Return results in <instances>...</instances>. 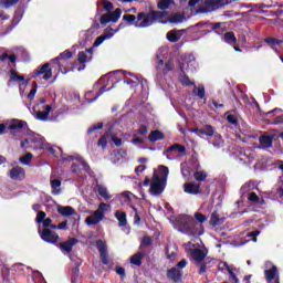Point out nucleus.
<instances>
[{
    "instance_id": "774afa93",
    "label": "nucleus",
    "mask_w": 283,
    "mask_h": 283,
    "mask_svg": "<svg viewBox=\"0 0 283 283\" xmlns=\"http://www.w3.org/2000/svg\"><path fill=\"white\" fill-rule=\"evenodd\" d=\"M71 170L73 171V174H81V166L72 164Z\"/></svg>"
},
{
    "instance_id": "79ce46f5",
    "label": "nucleus",
    "mask_w": 283,
    "mask_h": 283,
    "mask_svg": "<svg viewBox=\"0 0 283 283\" xmlns=\"http://www.w3.org/2000/svg\"><path fill=\"white\" fill-rule=\"evenodd\" d=\"M193 178H195V180H197V182H205V180H207V172L195 171Z\"/></svg>"
},
{
    "instance_id": "c756f323",
    "label": "nucleus",
    "mask_w": 283,
    "mask_h": 283,
    "mask_svg": "<svg viewBox=\"0 0 283 283\" xmlns=\"http://www.w3.org/2000/svg\"><path fill=\"white\" fill-rule=\"evenodd\" d=\"M50 112H52L51 105H46L45 111H38V113H36L38 120H48V118L50 116Z\"/></svg>"
},
{
    "instance_id": "f3484780",
    "label": "nucleus",
    "mask_w": 283,
    "mask_h": 283,
    "mask_svg": "<svg viewBox=\"0 0 283 283\" xmlns=\"http://www.w3.org/2000/svg\"><path fill=\"white\" fill-rule=\"evenodd\" d=\"M166 275L168 280H171V282H182V271H180L178 268H171L167 271Z\"/></svg>"
},
{
    "instance_id": "f03ea898",
    "label": "nucleus",
    "mask_w": 283,
    "mask_h": 283,
    "mask_svg": "<svg viewBox=\"0 0 283 283\" xmlns=\"http://www.w3.org/2000/svg\"><path fill=\"white\" fill-rule=\"evenodd\" d=\"M159 169L164 177L160 178L158 174L154 172L149 188V192L151 193V196H161L163 191H165V187H167L169 168L167 166H159Z\"/></svg>"
},
{
    "instance_id": "0e129e2a",
    "label": "nucleus",
    "mask_w": 283,
    "mask_h": 283,
    "mask_svg": "<svg viewBox=\"0 0 283 283\" xmlns=\"http://www.w3.org/2000/svg\"><path fill=\"white\" fill-rule=\"evenodd\" d=\"M115 273H117V275H120V277H125V275H126L125 268L117 265L115 268Z\"/></svg>"
},
{
    "instance_id": "72a5a7b5",
    "label": "nucleus",
    "mask_w": 283,
    "mask_h": 283,
    "mask_svg": "<svg viewBox=\"0 0 283 283\" xmlns=\"http://www.w3.org/2000/svg\"><path fill=\"white\" fill-rule=\"evenodd\" d=\"M30 143L32 145H39L38 146V149H43V137H41V135H35L33 134L31 137H30Z\"/></svg>"
},
{
    "instance_id": "9d476101",
    "label": "nucleus",
    "mask_w": 283,
    "mask_h": 283,
    "mask_svg": "<svg viewBox=\"0 0 283 283\" xmlns=\"http://www.w3.org/2000/svg\"><path fill=\"white\" fill-rule=\"evenodd\" d=\"M171 151H177L178 154H181V156H187V148L180 144H175L164 151V156H166L168 160H174V157L169 155Z\"/></svg>"
},
{
    "instance_id": "680f3d73",
    "label": "nucleus",
    "mask_w": 283,
    "mask_h": 283,
    "mask_svg": "<svg viewBox=\"0 0 283 283\" xmlns=\"http://www.w3.org/2000/svg\"><path fill=\"white\" fill-rule=\"evenodd\" d=\"M107 209H109V205L102 202V203H99V206L97 208V212L105 213V211H107Z\"/></svg>"
},
{
    "instance_id": "a211bd4d",
    "label": "nucleus",
    "mask_w": 283,
    "mask_h": 283,
    "mask_svg": "<svg viewBox=\"0 0 283 283\" xmlns=\"http://www.w3.org/2000/svg\"><path fill=\"white\" fill-rule=\"evenodd\" d=\"M25 127H28V122L22 119H11L8 129H10L11 134L14 135V132L25 129Z\"/></svg>"
},
{
    "instance_id": "aec40b11",
    "label": "nucleus",
    "mask_w": 283,
    "mask_h": 283,
    "mask_svg": "<svg viewBox=\"0 0 283 283\" xmlns=\"http://www.w3.org/2000/svg\"><path fill=\"white\" fill-rule=\"evenodd\" d=\"M259 143L262 149H271L273 147V136L261 135L259 137Z\"/></svg>"
},
{
    "instance_id": "69168bd1",
    "label": "nucleus",
    "mask_w": 283,
    "mask_h": 283,
    "mask_svg": "<svg viewBox=\"0 0 283 283\" xmlns=\"http://www.w3.org/2000/svg\"><path fill=\"white\" fill-rule=\"evenodd\" d=\"M57 229L60 231H67V220L62 221L61 223L57 224Z\"/></svg>"
},
{
    "instance_id": "473e14b6",
    "label": "nucleus",
    "mask_w": 283,
    "mask_h": 283,
    "mask_svg": "<svg viewBox=\"0 0 283 283\" xmlns=\"http://www.w3.org/2000/svg\"><path fill=\"white\" fill-rule=\"evenodd\" d=\"M266 282H272L277 275V266L273 265L272 269L264 271Z\"/></svg>"
},
{
    "instance_id": "603ef678",
    "label": "nucleus",
    "mask_w": 283,
    "mask_h": 283,
    "mask_svg": "<svg viewBox=\"0 0 283 283\" xmlns=\"http://www.w3.org/2000/svg\"><path fill=\"white\" fill-rule=\"evenodd\" d=\"M181 175L182 178H189L191 176V169L187 165L181 164Z\"/></svg>"
},
{
    "instance_id": "052dcab7",
    "label": "nucleus",
    "mask_w": 283,
    "mask_h": 283,
    "mask_svg": "<svg viewBox=\"0 0 283 283\" xmlns=\"http://www.w3.org/2000/svg\"><path fill=\"white\" fill-rule=\"evenodd\" d=\"M248 200L250 202H260V197H258V193L255 192H250Z\"/></svg>"
},
{
    "instance_id": "ea45409f",
    "label": "nucleus",
    "mask_w": 283,
    "mask_h": 283,
    "mask_svg": "<svg viewBox=\"0 0 283 283\" xmlns=\"http://www.w3.org/2000/svg\"><path fill=\"white\" fill-rule=\"evenodd\" d=\"M226 43H238V39L235 38V33L233 31H229L224 33Z\"/></svg>"
},
{
    "instance_id": "f704fd0d",
    "label": "nucleus",
    "mask_w": 283,
    "mask_h": 283,
    "mask_svg": "<svg viewBox=\"0 0 283 283\" xmlns=\"http://www.w3.org/2000/svg\"><path fill=\"white\" fill-rule=\"evenodd\" d=\"M120 14H123V11L120 10V8H117L113 12H109L108 15L112 23H117L118 19H120Z\"/></svg>"
},
{
    "instance_id": "338daca9",
    "label": "nucleus",
    "mask_w": 283,
    "mask_h": 283,
    "mask_svg": "<svg viewBox=\"0 0 283 283\" xmlns=\"http://www.w3.org/2000/svg\"><path fill=\"white\" fill-rule=\"evenodd\" d=\"M283 124V115L276 116L272 122V125H282Z\"/></svg>"
},
{
    "instance_id": "3c124183",
    "label": "nucleus",
    "mask_w": 283,
    "mask_h": 283,
    "mask_svg": "<svg viewBox=\"0 0 283 283\" xmlns=\"http://www.w3.org/2000/svg\"><path fill=\"white\" fill-rule=\"evenodd\" d=\"M3 8H12L19 3V0H1Z\"/></svg>"
},
{
    "instance_id": "a878e982",
    "label": "nucleus",
    "mask_w": 283,
    "mask_h": 283,
    "mask_svg": "<svg viewBox=\"0 0 283 283\" xmlns=\"http://www.w3.org/2000/svg\"><path fill=\"white\" fill-rule=\"evenodd\" d=\"M115 218L119 222V227H127V212L125 211H115Z\"/></svg>"
},
{
    "instance_id": "bb28decb",
    "label": "nucleus",
    "mask_w": 283,
    "mask_h": 283,
    "mask_svg": "<svg viewBox=\"0 0 283 283\" xmlns=\"http://www.w3.org/2000/svg\"><path fill=\"white\" fill-rule=\"evenodd\" d=\"M97 193L104 198V200H112V196L109 195V191H107V187L103 186V185H97L95 187Z\"/></svg>"
},
{
    "instance_id": "cd10ccee",
    "label": "nucleus",
    "mask_w": 283,
    "mask_h": 283,
    "mask_svg": "<svg viewBox=\"0 0 283 283\" xmlns=\"http://www.w3.org/2000/svg\"><path fill=\"white\" fill-rule=\"evenodd\" d=\"M144 258L145 254L143 252H137L133 256H130V264H134L135 266H143Z\"/></svg>"
},
{
    "instance_id": "a18cd8bd",
    "label": "nucleus",
    "mask_w": 283,
    "mask_h": 283,
    "mask_svg": "<svg viewBox=\"0 0 283 283\" xmlns=\"http://www.w3.org/2000/svg\"><path fill=\"white\" fill-rule=\"evenodd\" d=\"M32 153H27L24 156L20 157V163L22 165H30V163H32Z\"/></svg>"
},
{
    "instance_id": "58836bf2",
    "label": "nucleus",
    "mask_w": 283,
    "mask_h": 283,
    "mask_svg": "<svg viewBox=\"0 0 283 283\" xmlns=\"http://www.w3.org/2000/svg\"><path fill=\"white\" fill-rule=\"evenodd\" d=\"M174 3V0H159L157 3L158 10H168L169 6Z\"/></svg>"
},
{
    "instance_id": "39448f33",
    "label": "nucleus",
    "mask_w": 283,
    "mask_h": 283,
    "mask_svg": "<svg viewBox=\"0 0 283 283\" xmlns=\"http://www.w3.org/2000/svg\"><path fill=\"white\" fill-rule=\"evenodd\" d=\"M190 255L197 263V266L199 269V275H205V273H207V261H205V258H207V253L205 252V250L193 249Z\"/></svg>"
},
{
    "instance_id": "c85d7f7f",
    "label": "nucleus",
    "mask_w": 283,
    "mask_h": 283,
    "mask_svg": "<svg viewBox=\"0 0 283 283\" xmlns=\"http://www.w3.org/2000/svg\"><path fill=\"white\" fill-rule=\"evenodd\" d=\"M57 213L64 218H69V216H74V208L72 206L60 207L57 208Z\"/></svg>"
},
{
    "instance_id": "6e6d98bb",
    "label": "nucleus",
    "mask_w": 283,
    "mask_h": 283,
    "mask_svg": "<svg viewBox=\"0 0 283 283\" xmlns=\"http://www.w3.org/2000/svg\"><path fill=\"white\" fill-rule=\"evenodd\" d=\"M102 3L106 12H112V10H114V3L109 2L108 0H103Z\"/></svg>"
},
{
    "instance_id": "09e8293b",
    "label": "nucleus",
    "mask_w": 283,
    "mask_h": 283,
    "mask_svg": "<svg viewBox=\"0 0 283 283\" xmlns=\"http://www.w3.org/2000/svg\"><path fill=\"white\" fill-rule=\"evenodd\" d=\"M96 129H103V122H99V123L94 124L93 126H91L87 129V135L92 136V134H94V132H96Z\"/></svg>"
},
{
    "instance_id": "f8f14e48",
    "label": "nucleus",
    "mask_w": 283,
    "mask_h": 283,
    "mask_svg": "<svg viewBox=\"0 0 283 283\" xmlns=\"http://www.w3.org/2000/svg\"><path fill=\"white\" fill-rule=\"evenodd\" d=\"M33 74V76H41V74H43L42 78L44 81H50V78H52V69H50V63H44L41 67H38Z\"/></svg>"
},
{
    "instance_id": "5701e85b",
    "label": "nucleus",
    "mask_w": 283,
    "mask_h": 283,
    "mask_svg": "<svg viewBox=\"0 0 283 283\" xmlns=\"http://www.w3.org/2000/svg\"><path fill=\"white\" fill-rule=\"evenodd\" d=\"M211 227H220V224H224V218H220L218 211H213L210 217Z\"/></svg>"
},
{
    "instance_id": "4be33fe9",
    "label": "nucleus",
    "mask_w": 283,
    "mask_h": 283,
    "mask_svg": "<svg viewBox=\"0 0 283 283\" xmlns=\"http://www.w3.org/2000/svg\"><path fill=\"white\" fill-rule=\"evenodd\" d=\"M21 19H23V8L19 7L12 18L11 25L12 28H17L19 23H21Z\"/></svg>"
},
{
    "instance_id": "0eeeda50",
    "label": "nucleus",
    "mask_w": 283,
    "mask_h": 283,
    "mask_svg": "<svg viewBox=\"0 0 283 283\" xmlns=\"http://www.w3.org/2000/svg\"><path fill=\"white\" fill-rule=\"evenodd\" d=\"M39 234L43 242H48V244H56L60 238L56 232H52V230L44 228L43 230L39 229Z\"/></svg>"
},
{
    "instance_id": "dca6fc26",
    "label": "nucleus",
    "mask_w": 283,
    "mask_h": 283,
    "mask_svg": "<svg viewBox=\"0 0 283 283\" xmlns=\"http://www.w3.org/2000/svg\"><path fill=\"white\" fill-rule=\"evenodd\" d=\"M190 132L191 134H197L200 138H202V136L211 137L216 134V129H213L211 125H207L203 128H191Z\"/></svg>"
},
{
    "instance_id": "13d9d810",
    "label": "nucleus",
    "mask_w": 283,
    "mask_h": 283,
    "mask_svg": "<svg viewBox=\"0 0 283 283\" xmlns=\"http://www.w3.org/2000/svg\"><path fill=\"white\" fill-rule=\"evenodd\" d=\"M227 120L228 123H230V125H234V127H238V117L235 115H228Z\"/></svg>"
},
{
    "instance_id": "2eb2a0df",
    "label": "nucleus",
    "mask_w": 283,
    "mask_h": 283,
    "mask_svg": "<svg viewBox=\"0 0 283 283\" xmlns=\"http://www.w3.org/2000/svg\"><path fill=\"white\" fill-rule=\"evenodd\" d=\"M187 17L182 13H172L167 20H156V22L161 23L163 25H166V23H182V21H186Z\"/></svg>"
},
{
    "instance_id": "7c9ffc66",
    "label": "nucleus",
    "mask_w": 283,
    "mask_h": 283,
    "mask_svg": "<svg viewBox=\"0 0 283 283\" xmlns=\"http://www.w3.org/2000/svg\"><path fill=\"white\" fill-rule=\"evenodd\" d=\"M222 22L211 23V22H199L195 24V28H209L210 30H218L221 28Z\"/></svg>"
},
{
    "instance_id": "6ab92c4d",
    "label": "nucleus",
    "mask_w": 283,
    "mask_h": 283,
    "mask_svg": "<svg viewBox=\"0 0 283 283\" xmlns=\"http://www.w3.org/2000/svg\"><path fill=\"white\" fill-rule=\"evenodd\" d=\"M222 266L224 268V269H227V271H228V273H229V275H230V282L231 283H238L239 282V280H238V275H235V268H232L231 265H229V263H227V262H221L220 264H219V271H222Z\"/></svg>"
},
{
    "instance_id": "a19ab883",
    "label": "nucleus",
    "mask_w": 283,
    "mask_h": 283,
    "mask_svg": "<svg viewBox=\"0 0 283 283\" xmlns=\"http://www.w3.org/2000/svg\"><path fill=\"white\" fill-rule=\"evenodd\" d=\"M265 43H268L270 48H275V45H282L283 41L275 38H265Z\"/></svg>"
},
{
    "instance_id": "864d4df0",
    "label": "nucleus",
    "mask_w": 283,
    "mask_h": 283,
    "mask_svg": "<svg viewBox=\"0 0 283 283\" xmlns=\"http://www.w3.org/2000/svg\"><path fill=\"white\" fill-rule=\"evenodd\" d=\"M174 70H175L174 62L169 60L168 62H166L163 73L167 74L168 72H174Z\"/></svg>"
},
{
    "instance_id": "4c0bfd02",
    "label": "nucleus",
    "mask_w": 283,
    "mask_h": 283,
    "mask_svg": "<svg viewBox=\"0 0 283 283\" xmlns=\"http://www.w3.org/2000/svg\"><path fill=\"white\" fill-rule=\"evenodd\" d=\"M107 138H109V133H105L102 135L97 142V147H102V149H107Z\"/></svg>"
},
{
    "instance_id": "20e7f679",
    "label": "nucleus",
    "mask_w": 283,
    "mask_h": 283,
    "mask_svg": "<svg viewBox=\"0 0 283 283\" xmlns=\"http://www.w3.org/2000/svg\"><path fill=\"white\" fill-rule=\"evenodd\" d=\"M176 228L180 233H185L192 238H195V235H200V233H198V224L193 217L185 216L182 220L177 221Z\"/></svg>"
},
{
    "instance_id": "4d7b16f0",
    "label": "nucleus",
    "mask_w": 283,
    "mask_h": 283,
    "mask_svg": "<svg viewBox=\"0 0 283 283\" xmlns=\"http://www.w3.org/2000/svg\"><path fill=\"white\" fill-rule=\"evenodd\" d=\"M195 219L197 220V222H200V224L207 222V216H205L200 212L195 213Z\"/></svg>"
},
{
    "instance_id": "e2e57ef3",
    "label": "nucleus",
    "mask_w": 283,
    "mask_h": 283,
    "mask_svg": "<svg viewBox=\"0 0 283 283\" xmlns=\"http://www.w3.org/2000/svg\"><path fill=\"white\" fill-rule=\"evenodd\" d=\"M258 235H260V230L248 233V238H252V242H258Z\"/></svg>"
},
{
    "instance_id": "f257e3e1",
    "label": "nucleus",
    "mask_w": 283,
    "mask_h": 283,
    "mask_svg": "<svg viewBox=\"0 0 283 283\" xmlns=\"http://www.w3.org/2000/svg\"><path fill=\"white\" fill-rule=\"evenodd\" d=\"M167 15V11H156L151 10L148 13L139 12L136 15L134 14H124L123 21L128 25H134L135 28H149L156 23V21H160V19H165Z\"/></svg>"
},
{
    "instance_id": "bf43d9fd",
    "label": "nucleus",
    "mask_w": 283,
    "mask_h": 283,
    "mask_svg": "<svg viewBox=\"0 0 283 283\" xmlns=\"http://www.w3.org/2000/svg\"><path fill=\"white\" fill-rule=\"evenodd\" d=\"M112 20L109 19V13L103 14L99 18V22L102 25H107Z\"/></svg>"
},
{
    "instance_id": "37998d69",
    "label": "nucleus",
    "mask_w": 283,
    "mask_h": 283,
    "mask_svg": "<svg viewBox=\"0 0 283 283\" xmlns=\"http://www.w3.org/2000/svg\"><path fill=\"white\" fill-rule=\"evenodd\" d=\"M192 93L195 94V96H198V98H205L206 96V91H205V87L203 86H195Z\"/></svg>"
},
{
    "instance_id": "c03bdc74",
    "label": "nucleus",
    "mask_w": 283,
    "mask_h": 283,
    "mask_svg": "<svg viewBox=\"0 0 283 283\" xmlns=\"http://www.w3.org/2000/svg\"><path fill=\"white\" fill-rule=\"evenodd\" d=\"M113 34L109 35H99L95 39L94 41V48H98V45H101L102 43H104L106 41V39H112Z\"/></svg>"
},
{
    "instance_id": "49530a36",
    "label": "nucleus",
    "mask_w": 283,
    "mask_h": 283,
    "mask_svg": "<svg viewBox=\"0 0 283 283\" xmlns=\"http://www.w3.org/2000/svg\"><path fill=\"white\" fill-rule=\"evenodd\" d=\"M137 136H147L149 134V128L147 125L142 124L139 128L136 130Z\"/></svg>"
},
{
    "instance_id": "b1692460",
    "label": "nucleus",
    "mask_w": 283,
    "mask_h": 283,
    "mask_svg": "<svg viewBox=\"0 0 283 283\" xmlns=\"http://www.w3.org/2000/svg\"><path fill=\"white\" fill-rule=\"evenodd\" d=\"M148 140L150 143H157V140H165V133L160 130H153L148 135Z\"/></svg>"
},
{
    "instance_id": "2f4dec72",
    "label": "nucleus",
    "mask_w": 283,
    "mask_h": 283,
    "mask_svg": "<svg viewBox=\"0 0 283 283\" xmlns=\"http://www.w3.org/2000/svg\"><path fill=\"white\" fill-rule=\"evenodd\" d=\"M181 74H180V83L181 85H186V87H192V85H196L188 76L185 74V69L181 66Z\"/></svg>"
},
{
    "instance_id": "9b49d317",
    "label": "nucleus",
    "mask_w": 283,
    "mask_h": 283,
    "mask_svg": "<svg viewBox=\"0 0 283 283\" xmlns=\"http://www.w3.org/2000/svg\"><path fill=\"white\" fill-rule=\"evenodd\" d=\"M9 177L11 180L21 182V180H25V169L21 166H14L12 170L9 171Z\"/></svg>"
},
{
    "instance_id": "c9c22d12",
    "label": "nucleus",
    "mask_w": 283,
    "mask_h": 283,
    "mask_svg": "<svg viewBox=\"0 0 283 283\" xmlns=\"http://www.w3.org/2000/svg\"><path fill=\"white\" fill-rule=\"evenodd\" d=\"M59 187H61V180L60 179L51 180V188L53 189L52 190L53 196H59V193H61V190H60Z\"/></svg>"
},
{
    "instance_id": "e433bc0d",
    "label": "nucleus",
    "mask_w": 283,
    "mask_h": 283,
    "mask_svg": "<svg viewBox=\"0 0 283 283\" xmlns=\"http://www.w3.org/2000/svg\"><path fill=\"white\" fill-rule=\"evenodd\" d=\"M10 81H13L14 83H21V81H25V76L19 75L15 70L10 71Z\"/></svg>"
},
{
    "instance_id": "6e6552de",
    "label": "nucleus",
    "mask_w": 283,
    "mask_h": 283,
    "mask_svg": "<svg viewBox=\"0 0 283 283\" xmlns=\"http://www.w3.org/2000/svg\"><path fill=\"white\" fill-rule=\"evenodd\" d=\"M86 52L91 55L87 56V53H85L84 51H80L77 54V61L80 63V67L77 69V72H83V70H85V64L92 61V54H94V49L93 48L86 49Z\"/></svg>"
},
{
    "instance_id": "423d86ee",
    "label": "nucleus",
    "mask_w": 283,
    "mask_h": 283,
    "mask_svg": "<svg viewBox=\"0 0 283 283\" xmlns=\"http://www.w3.org/2000/svg\"><path fill=\"white\" fill-rule=\"evenodd\" d=\"M97 251L99 253V260L105 266H109V252L107 251V243L103 240L96 241Z\"/></svg>"
},
{
    "instance_id": "de8ad7c7",
    "label": "nucleus",
    "mask_w": 283,
    "mask_h": 283,
    "mask_svg": "<svg viewBox=\"0 0 283 283\" xmlns=\"http://www.w3.org/2000/svg\"><path fill=\"white\" fill-rule=\"evenodd\" d=\"M153 242H154V240L151 239V237L146 235L142 239L139 249H143V247H151Z\"/></svg>"
},
{
    "instance_id": "4468645a",
    "label": "nucleus",
    "mask_w": 283,
    "mask_h": 283,
    "mask_svg": "<svg viewBox=\"0 0 283 283\" xmlns=\"http://www.w3.org/2000/svg\"><path fill=\"white\" fill-rule=\"evenodd\" d=\"M105 219V213L98 212V210H95L92 216L86 217L85 222L88 227L96 226L99 222H103Z\"/></svg>"
},
{
    "instance_id": "5fc2aeb1",
    "label": "nucleus",
    "mask_w": 283,
    "mask_h": 283,
    "mask_svg": "<svg viewBox=\"0 0 283 283\" xmlns=\"http://www.w3.org/2000/svg\"><path fill=\"white\" fill-rule=\"evenodd\" d=\"M46 216L48 214L44 211H39L35 218V222L41 224L45 220Z\"/></svg>"
},
{
    "instance_id": "393cba45",
    "label": "nucleus",
    "mask_w": 283,
    "mask_h": 283,
    "mask_svg": "<svg viewBox=\"0 0 283 283\" xmlns=\"http://www.w3.org/2000/svg\"><path fill=\"white\" fill-rule=\"evenodd\" d=\"M182 35L180 34V31L176 30H171L166 34V39H168L170 43H178V41H180Z\"/></svg>"
},
{
    "instance_id": "412c9836",
    "label": "nucleus",
    "mask_w": 283,
    "mask_h": 283,
    "mask_svg": "<svg viewBox=\"0 0 283 283\" xmlns=\"http://www.w3.org/2000/svg\"><path fill=\"white\" fill-rule=\"evenodd\" d=\"M185 193H190L191 196H198L200 193V185H193L191 182L184 184Z\"/></svg>"
},
{
    "instance_id": "ddd939ff",
    "label": "nucleus",
    "mask_w": 283,
    "mask_h": 283,
    "mask_svg": "<svg viewBox=\"0 0 283 283\" xmlns=\"http://www.w3.org/2000/svg\"><path fill=\"white\" fill-rule=\"evenodd\" d=\"M206 8H201L200 12H213V10H218V8H222L224 6L223 0H205ZM208 8V9H207Z\"/></svg>"
},
{
    "instance_id": "7ed1b4c3",
    "label": "nucleus",
    "mask_w": 283,
    "mask_h": 283,
    "mask_svg": "<svg viewBox=\"0 0 283 283\" xmlns=\"http://www.w3.org/2000/svg\"><path fill=\"white\" fill-rule=\"evenodd\" d=\"M74 53L70 50H65L64 52L60 53V56L50 61V65H57V72L61 74H67L69 72H74V67H76V63H72L73 67L70 69V59H72Z\"/></svg>"
},
{
    "instance_id": "8fccbe9b",
    "label": "nucleus",
    "mask_w": 283,
    "mask_h": 283,
    "mask_svg": "<svg viewBox=\"0 0 283 283\" xmlns=\"http://www.w3.org/2000/svg\"><path fill=\"white\" fill-rule=\"evenodd\" d=\"M6 59H8L10 61V63H17V55L15 54L8 55V53H3L0 56V61H6Z\"/></svg>"
},
{
    "instance_id": "1a4fd4ad",
    "label": "nucleus",
    "mask_w": 283,
    "mask_h": 283,
    "mask_svg": "<svg viewBox=\"0 0 283 283\" xmlns=\"http://www.w3.org/2000/svg\"><path fill=\"white\" fill-rule=\"evenodd\" d=\"M75 244H78V239L70 238L69 240H66L64 242H60L59 249H60V251H62V253H67V255H70V253H72V250L74 249Z\"/></svg>"
}]
</instances>
